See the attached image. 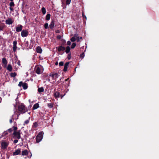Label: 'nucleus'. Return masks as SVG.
<instances>
[{
    "mask_svg": "<svg viewBox=\"0 0 159 159\" xmlns=\"http://www.w3.org/2000/svg\"><path fill=\"white\" fill-rule=\"evenodd\" d=\"M70 40L72 42L75 41L76 40V39L75 37L74 36V37L71 38L70 39Z\"/></svg>",
    "mask_w": 159,
    "mask_h": 159,
    "instance_id": "32",
    "label": "nucleus"
},
{
    "mask_svg": "<svg viewBox=\"0 0 159 159\" xmlns=\"http://www.w3.org/2000/svg\"><path fill=\"white\" fill-rule=\"evenodd\" d=\"M29 120H26L25 121V122H24L25 124H24V125L27 124L29 123Z\"/></svg>",
    "mask_w": 159,
    "mask_h": 159,
    "instance_id": "38",
    "label": "nucleus"
},
{
    "mask_svg": "<svg viewBox=\"0 0 159 159\" xmlns=\"http://www.w3.org/2000/svg\"><path fill=\"white\" fill-rule=\"evenodd\" d=\"M47 105L48 107L49 108H51L53 107V103L52 102L49 103H48Z\"/></svg>",
    "mask_w": 159,
    "mask_h": 159,
    "instance_id": "25",
    "label": "nucleus"
},
{
    "mask_svg": "<svg viewBox=\"0 0 159 159\" xmlns=\"http://www.w3.org/2000/svg\"><path fill=\"white\" fill-rule=\"evenodd\" d=\"M9 0L12 2V1L13 0Z\"/></svg>",
    "mask_w": 159,
    "mask_h": 159,
    "instance_id": "55",
    "label": "nucleus"
},
{
    "mask_svg": "<svg viewBox=\"0 0 159 159\" xmlns=\"http://www.w3.org/2000/svg\"><path fill=\"white\" fill-rule=\"evenodd\" d=\"M9 9L10 11H14V9L12 7H10Z\"/></svg>",
    "mask_w": 159,
    "mask_h": 159,
    "instance_id": "45",
    "label": "nucleus"
},
{
    "mask_svg": "<svg viewBox=\"0 0 159 159\" xmlns=\"http://www.w3.org/2000/svg\"><path fill=\"white\" fill-rule=\"evenodd\" d=\"M67 58L69 60H70L71 58V55L70 54H69Z\"/></svg>",
    "mask_w": 159,
    "mask_h": 159,
    "instance_id": "44",
    "label": "nucleus"
},
{
    "mask_svg": "<svg viewBox=\"0 0 159 159\" xmlns=\"http://www.w3.org/2000/svg\"><path fill=\"white\" fill-rule=\"evenodd\" d=\"M35 71L38 74H40L42 73L41 68L38 66H37L35 67Z\"/></svg>",
    "mask_w": 159,
    "mask_h": 159,
    "instance_id": "4",
    "label": "nucleus"
},
{
    "mask_svg": "<svg viewBox=\"0 0 159 159\" xmlns=\"http://www.w3.org/2000/svg\"><path fill=\"white\" fill-rule=\"evenodd\" d=\"M56 48L57 49L58 51L59 52L61 51H63L65 49V47L61 46L57 47Z\"/></svg>",
    "mask_w": 159,
    "mask_h": 159,
    "instance_id": "13",
    "label": "nucleus"
},
{
    "mask_svg": "<svg viewBox=\"0 0 159 159\" xmlns=\"http://www.w3.org/2000/svg\"><path fill=\"white\" fill-rule=\"evenodd\" d=\"M55 21L54 20H52L51 23L49 25V27L51 29H53L54 27Z\"/></svg>",
    "mask_w": 159,
    "mask_h": 159,
    "instance_id": "14",
    "label": "nucleus"
},
{
    "mask_svg": "<svg viewBox=\"0 0 159 159\" xmlns=\"http://www.w3.org/2000/svg\"><path fill=\"white\" fill-rule=\"evenodd\" d=\"M64 65V62L63 61H61L59 63L60 66H63Z\"/></svg>",
    "mask_w": 159,
    "mask_h": 159,
    "instance_id": "41",
    "label": "nucleus"
},
{
    "mask_svg": "<svg viewBox=\"0 0 159 159\" xmlns=\"http://www.w3.org/2000/svg\"><path fill=\"white\" fill-rule=\"evenodd\" d=\"M2 100V98L1 97H0V103H1V102Z\"/></svg>",
    "mask_w": 159,
    "mask_h": 159,
    "instance_id": "52",
    "label": "nucleus"
},
{
    "mask_svg": "<svg viewBox=\"0 0 159 159\" xmlns=\"http://www.w3.org/2000/svg\"><path fill=\"white\" fill-rule=\"evenodd\" d=\"M44 89L43 87L39 88L38 89V91L39 93H41L44 91Z\"/></svg>",
    "mask_w": 159,
    "mask_h": 159,
    "instance_id": "24",
    "label": "nucleus"
},
{
    "mask_svg": "<svg viewBox=\"0 0 159 159\" xmlns=\"http://www.w3.org/2000/svg\"><path fill=\"white\" fill-rule=\"evenodd\" d=\"M14 107H16V106L15 105H14Z\"/></svg>",
    "mask_w": 159,
    "mask_h": 159,
    "instance_id": "56",
    "label": "nucleus"
},
{
    "mask_svg": "<svg viewBox=\"0 0 159 159\" xmlns=\"http://www.w3.org/2000/svg\"><path fill=\"white\" fill-rule=\"evenodd\" d=\"M23 83L22 81H20L19 83L18 86L19 87L22 86Z\"/></svg>",
    "mask_w": 159,
    "mask_h": 159,
    "instance_id": "34",
    "label": "nucleus"
},
{
    "mask_svg": "<svg viewBox=\"0 0 159 159\" xmlns=\"http://www.w3.org/2000/svg\"><path fill=\"white\" fill-rule=\"evenodd\" d=\"M16 111H14V114L12 116V118L13 119H18V117L19 115H20V114H16Z\"/></svg>",
    "mask_w": 159,
    "mask_h": 159,
    "instance_id": "10",
    "label": "nucleus"
},
{
    "mask_svg": "<svg viewBox=\"0 0 159 159\" xmlns=\"http://www.w3.org/2000/svg\"><path fill=\"white\" fill-rule=\"evenodd\" d=\"M51 76L53 79L55 80L58 77V75L57 73H55L52 75Z\"/></svg>",
    "mask_w": 159,
    "mask_h": 159,
    "instance_id": "19",
    "label": "nucleus"
},
{
    "mask_svg": "<svg viewBox=\"0 0 159 159\" xmlns=\"http://www.w3.org/2000/svg\"><path fill=\"white\" fill-rule=\"evenodd\" d=\"M51 15L50 14H48L46 15V20H48L50 19Z\"/></svg>",
    "mask_w": 159,
    "mask_h": 159,
    "instance_id": "26",
    "label": "nucleus"
},
{
    "mask_svg": "<svg viewBox=\"0 0 159 159\" xmlns=\"http://www.w3.org/2000/svg\"><path fill=\"white\" fill-rule=\"evenodd\" d=\"M8 145V144L7 143L5 142H2L1 147L2 148V149H6Z\"/></svg>",
    "mask_w": 159,
    "mask_h": 159,
    "instance_id": "7",
    "label": "nucleus"
},
{
    "mask_svg": "<svg viewBox=\"0 0 159 159\" xmlns=\"http://www.w3.org/2000/svg\"><path fill=\"white\" fill-rule=\"evenodd\" d=\"M17 41H15L13 42V51L15 52L16 51L17 47Z\"/></svg>",
    "mask_w": 159,
    "mask_h": 159,
    "instance_id": "15",
    "label": "nucleus"
},
{
    "mask_svg": "<svg viewBox=\"0 0 159 159\" xmlns=\"http://www.w3.org/2000/svg\"><path fill=\"white\" fill-rule=\"evenodd\" d=\"M39 107V105L38 103H37L35 104L34 105L33 109L34 110H35L37 109Z\"/></svg>",
    "mask_w": 159,
    "mask_h": 159,
    "instance_id": "22",
    "label": "nucleus"
},
{
    "mask_svg": "<svg viewBox=\"0 0 159 159\" xmlns=\"http://www.w3.org/2000/svg\"><path fill=\"white\" fill-rule=\"evenodd\" d=\"M12 120H13V119L12 118V117L11 118V119H10V122L11 124L12 123Z\"/></svg>",
    "mask_w": 159,
    "mask_h": 159,
    "instance_id": "48",
    "label": "nucleus"
},
{
    "mask_svg": "<svg viewBox=\"0 0 159 159\" xmlns=\"http://www.w3.org/2000/svg\"><path fill=\"white\" fill-rule=\"evenodd\" d=\"M20 130H19L17 132H13V134L14 138L18 139H20L21 138L20 137Z\"/></svg>",
    "mask_w": 159,
    "mask_h": 159,
    "instance_id": "3",
    "label": "nucleus"
},
{
    "mask_svg": "<svg viewBox=\"0 0 159 159\" xmlns=\"http://www.w3.org/2000/svg\"><path fill=\"white\" fill-rule=\"evenodd\" d=\"M7 68V69L9 71H11L12 69V66L10 64H8V65Z\"/></svg>",
    "mask_w": 159,
    "mask_h": 159,
    "instance_id": "21",
    "label": "nucleus"
},
{
    "mask_svg": "<svg viewBox=\"0 0 159 159\" xmlns=\"http://www.w3.org/2000/svg\"><path fill=\"white\" fill-rule=\"evenodd\" d=\"M60 97H61V98H62L63 97V96H64V95H60Z\"/></svg>",
    "mask_w": 159,
    "mask_h": 159,
    "instance_id": "50",
    "label": "nucleus"
},
{
    "mask_svg": "<svg viewBox=\"0 0 159 159\" xmlns=\"http://www.w3.org/2000/svg\"><path fill=\"white\" fill-rule=\"evenodd\" d=\"M28 152L27 150H25L22 152L21 155L22 156L27 155H28Z\"/></svg>",
    "mask_w": 159,
    "mask_h": 159,
    "instance_id": "20",
    "label": "nucleus"
},
{
    "mask_svg": "<svg viewBox=\"0 0 159 159\" xmlns=\"http://www.w3.org/2000/svg\"><path fill=\"white\" fill-rule=\"evenodd\" d=\"M56 32L57 33H59V31L58 30H57V31H56Z\"/></svg>",
    "mask_w": 159,
    "mask_h": 159,
    "instance_id": "54",
    "label": "nucleus"
},
{
    "mask_svg": "<svg viewBox=\"0 0 159 159\" xmlns=\"http://www.w3.org/2000/svg\"><path fill=\"white\" fill-rule=\"evenodd\" d=\"M53 95H54V96L55 98H60V93L59 92H56L54 93Z\"/></svg>",
    "mask_w": 159,
    "mask_h": 159,
    "instance_id": "18",
    "label": "nucleus"
},
{
    "mask_svg": "<svg viewBox=\"0 0 159 159\" xmlns=\"http://www.w3.org/2000/svg\"><path fill=\"white\" fill-rule=\"evenodd\" d=\"M76 45V44L75 43H73L71 46V48H74L75 47Z\"/></svg>",
    "mask_w": 159,
    "mask_h": 159,
    "instance_id": "33",
    "label": "nucleus"
},
{
    "mask_svg": "<svg viewBox=\"0 0 159 159\" xmlns=\"http://www.w3.org/2000/svg\"><path fill=\"white\" fill-rule=\"evenodd\" d=\"M36 50L37 53H41L42 51L41 48L39 46H38L36 48Z\"/></svg>",
    "mask_w": 159,
    "mask_h": 159,
    "instance_id": "17",
    "label": "nucleus"
},
{
    "mask_svg": "<svg viewBox=\"0 0 159 159\" xmlns=\"http://www.w3.org/2000/svg\"><path fill=\"white\" fill-rule=\"evenodd\" d=\"M82 16H83V18H86V16H84V14H83V13H82Z\"/></svg>",
    "mask_w": 159,
    "mask_h": 159,
    "instance_id": "51",
    "label": "nucleus"
},
{
    "mask_svg": "<svg viewBox=\"0 0 159 159\" xmlns=\"http://www.w3.org/2000/svg\"><path fill=\"white\" fill-rule=\"evenodd\" d=\"M17 64L19 66H20V61H18V62H17Z\"/></svg>",
    "mask_w": 159,
    "mask_h": 159,
    "instance_id": "46",
    "label": "nucleus"
},
{
    "mask_svg": "<svg viewBox=\"0 0 159 159\" xmlns=\"http://www.w3.org/2000/svg\"><path fill=\"white\" fill-rule=\"evenodd\" d=\"M22 87L23 89H26L28 88V84L26 83H24L22 86Z\"/></svg>",
    "mask_w": 159,
    "mask_h": 159,
    "instance_id": "23",
    "label": "nucleus"
},
{
    "mask_svg": "<svg viewBox=\"0 0 159 159\" xmlns=\"http://www.w3.org/2000/svg\"><path fill=\"white\" fill-rule=\"evenodd\" d=\"M71 44V42L70 41H67V44L68 45H70Z\"/></svg>",
    "mask_w": 159,
    "mask_h": 159,
    "instance_id": "43",
    "label": "nucleus"
},
{
    "mask_svg": "<svg viewBox=\"0 0 159 159\" xmlns=\"http://www.w3.org/2000/svg\"><path fill=\"white\" fill-rule=\"evenodd\" d=\"M74 36L75 37V39H76L77 41V42H79L80 41V39L78 35V34H75L74 35Z\"/></svg>",
    "mask_w": 159,
    "mask_h": 159,
    "instance_id": "29",
    "label": "nucleus"
},
{
    "mask_svg": "<svg viewBox=\"0 0 159 159\" xmlns=\"http://www.w3.org/2000/svg\"><path fill=\"white\" fill-rule=\"evenodd\" d=\"M3 27H1L0 26V31H2L3 30Z\"/></svg>",
    "mask_w": 159,
    "mask_h": 159,
    "instance_id": "47",
    "label": "nucleus"
},
{
    "mask_svg": "<svg viewBox=\"0 0 159 159\" xmlns=\"http://www.w3.org/2000/svg\"><path fill=\"white\" fill-rule=\"evenodd\" d=\"M2 63L3 64V67L4 68H6L7 66V61L5 58H3L2 60Z\"/></svg>",
    "mask_w": 159,
    "mask_h": 159,
    "instance_id": "9",
    "label": "nucleus"
},
{
    "mask_svg": "<svg viewBox=\"0 0 159 159\" xmlns=\"http://www.w3.org/2000/svg\"><path fill=\"white\" fill-rule=\"evenodd\" d=\"M57 38L58 39H60L61 38V37L60 35H58L57 36Z\"/></svg>",
    "mask_w": 159,
    "mask_h": 159,
    "instance_id": "49",
    "label": "nucleus"
},
{
    "mask_svg": "<svg viewBox=\"0 0 159 159\" xmlns=\"http://www.w3.org/2000/svg\"><path fill=\"white\" fill-rule=\"evenodd\" d=\"M12 131L13 129L11 128L9 129L7 131H4L3 133V134L5 136L8 134H11Z\"/></svg>",
    "mask_w": 159,
    "mask_h": 159,
    "instance_id": "6",
    "label": "nucleus"
},
{
    "mask_svg": "<svg viewBox=\"0 0 159 159\" xmlns=\"http://www.w3.org/2000/svg\"><path fill=\"white\" fill-rule=\"evenodd\" d=\"M16 73L15 72L11 73L10 74V76L12 77H15L16 76Z\"/></svg>",
    "mask_w": 159,
    "mask_h": 159,
    "instance_id": "30",
    "label": "nucleus"
},
{
    "mask_svg": "<svg viewBox=\"0 0 159 159\" xmlns=\"http://www.w3.org/2000/svg\"><path fill=\"white\" fill-rule=\"evenodd\" d=\"M34 127H37L38 125V123L36 122H34Z\"/></svg>",
    "mask_w": 159,
    "mask_h": 159,
    "instance_id": "40",
    "label": "nucleus"
},
{
    "mask_svg": "<svg viewBox=\"0 0 159 159\" xmlns=\"http://www.w3.org/2000/svg\"><path fill=\"white\" fill-rule=\"evenodd\" d=\"M13 22V20L11 18H9L6 20V23L8 25H11Z\"/></svg>",
    "mask_w": 159,
    "mask_h": 159,
    "instance_id": "12",
    "label": "nucleus"
},
{
    "mask_svg": "<svg viewBox=\"0 0 159 159\" xmlns=\"http://www.w3.org/2000/svg\"><path fill=\"white\" fill-rule=\"evenodd\" d=\"M70 51V48L69 46H67L66 47V52L68 53Z\"/></svg>",
    "mask_w": 159,
    "mask_h": 159,
    "instance_id": "28",
    "label": "nucleus"
},
{
    "mask_svg": "<svg viewBox=\"0 0 159 159\" xmlns=\"http://www.w3.org/2000/svg\"><path fill=\"white\" fill-rule=\"evenodd\" d=\"M41 11L43 15H44L46 14V10L45 8L44 7H42L41 9Z\"/></svg>",
    "mask_w": 159,
    "mask_h": 159,
    "instance_id": "27",
    "label": "nucleus"
},
{
    "mask_svg": "<svg viewBox=\"0 0 159 159\" xmlns=\"http://www.w3.org/2000/svg\"><path fill=\"white\" fill-rule=\"evenodd\" d=\"M28 34V32L26 30H23L22 31L21 35L22 37H27Z\"/></svg>",
    "mask_w": 159,
    "mask_h": 159,
    "instance_id": "5",
    "label": "nucleus"
},
{
    "mask_svg": "<svg viewBox=\"0 0 159 159\" xmlns=\"http://www.w3.org/2000/svg\"><path fill=\"white\" fill-rule=\"evenodd\" d=\"M44 28L46 29H47L48 28V23H46L44 25Z\"/></svg>",
    "mask_w": 159,
    "mask_h": 159,
    "instance_id": "36",
    "label": "nucleus"
},
{
    "mask_svg": "<svg viewBox=\"0 0 159 159\" xmlns=\"http://www.w3.org/2000/svg\"><path fill=\"white\" fill-rule=\"evenodd\" d=\"M82 38V37H80V39H81Z\"/></svg>",
    "mask_w": 159,
    "mask_h": 159,
    "instance_id": "57",
    "label": "nucleus"
},
{
    "mask_svg": "<svg viewBox=\"0 0 159 159\" xmlns=\"http://www.w3.org/2000/svg\"><path fill=\"white\" fill-rule=\"evenodd\" d=\"M43 133L42 131L40 132L36 137V143L39 142L43 138Z\"/></svg>",
    "mask_w": 159,
    "mask_h": 159,
    "instance_id": "2",
    "label": "nucleus"
},
{
    "mask_svg": "<svg viewBox=\"0 0 159 159\" xmlns=\"http://www.w3.org/2000/svg\"><path fill=\"white\" fill-rule=\"evenodd\" d=\"M20 149H18L17 150H16L14 152H13V156L18 155L20 154Z\"/></svg>",
    "mask_w": 159,
    "mask_h": 159,
    "instance_id": "11",
    "label": "nucleus"
},
{
    "mask_svg": "<svg viewBox=\"0 0 159 159\" xmlns=\"http://www.w3.org/2000/svg\"><path fill=\"white\" fill-rule=\"evenodd\" d=\"M18 142V140L17 139L14 140L13 141V143H16Z\"/></svg>",
    "mask_w": 159,
    "mask_h": 159,
    "instance_id": "42",
    "label": "nucleus"
},
{
    "mask_svg": "<svg viewBox=\"0 0 159 159\" xmlns=\"http://www.w3.org/2000/svg\"><path fill=\"white\" fill-rule=\"evenodd\" d=\"M58 62H56V63H55V65H58Z\"/></svg>",
    "mask_w": 159,
    "mask_h": 159,
    "instance_id": "53",
    "label": "nucleus"
},
{
    "mask_svg": "<svg viewBox=\"0 0 159 159\" xmlns=\"http://www.w3.org/2000/svg\"><path fill=\"white\" fill-rule=\"evenodd\" d=\"M84 57V52H83L80 55V57L82 58H83Z\"/></svg>",
    "mask_w": 159,
    "mask_h": 159,
    "instance_id": "39",
    "label": "nucleus"
},
{
    "mask_svg": "<svg viewBox=\"0 0 159 159\" xmlns=\"http://www.w3.org/2000/svg\"><path fill=\"white\" fill-rule=\"evenodd\" d=\"M69 64V62H66L64 65L63 71L65 72L67 71V69Z\"/></svg>",
    "mask_w": 159,
    "mask_h": 159,
    "instance_id": "16",
    "label": "nucleus"
},
{
    "mask_svg": "<svg viewBox=\"0 0 159 159\" xmlns=\"http://www.w3.org/2000/svg\"><path fill=\"white\" fill-rule=\"evenodd\" d=\"M18 110L20 112V113L21 114H24L27 111V108L23 103H21L19 104L18 106Z\"/></svg>",
    "mask_w": 159,
    "mask_h": 159,
    "instance_id": "1",
    "label": "nucleus"
},
{
    "mask_svg": "<svg viewBox=\"0 0 159 159\" xmlns=\"http://www.w3.org/2000/svg\"><path fill=\"white\" fill-rule=\"evenodd\" d=\"M10 7H13L15 6V4L13 2H11L9 4Z\"/></svg>",
    "mask_w": 159,
    "mask_h": 159,
    "instance_id": "31",
    "label": "nucleus"
},
{
    "mask_svg": "<svg viewBox=\"0 0 159 159\" xmlns=\"http://www.w3.org/2000/svg\"><path fill=\"white\" fill-rule=\"evenodd\" d=\"M13 130L14 131L13 132H17V131H16V130L17 129V127L13 126Z\"/></svg>",
    "mask_w": 159,
    "mask_h": 159,
    "instance_id": "35",
    "label": "nucleus"
},
{
    "mask_svg": "<svg viewBox=\"0 0 159 159\" xmlns=\"http://www.w3.org/2000/svg\"><path fill=\"white\" fill-rule=\"evenodd\" d=\"M22 26L20 25H19L16 28V31L17 32H19L22 31Z\"/></svg>",
    "mask_w": 159,
    "mask_h": 159,
    "instance_id": "8",
    "label": "nucleus"
},
{
    "mask_svg": "<svg viewBox=\"0 0 159 159\" xmlns=\"http://www.w3.org/2000/svg\"><path fill=\"white\" fill-rule=\"evenodd\" d=\"M71 2V0H66V4L67 5H69Z\"/></svg>",
    "mask_w": 159,
    "mask_h": 159,
    "instance_id": "37",
    "label": "nucleus"
}]
</instances>
